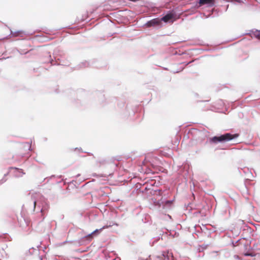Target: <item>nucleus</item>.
Wrapping results in <instances>:
<instances>
[{
    "instance_id": "obj_1",
    "label": "nucleus",
    "mask_w": 260,
    "mask_h": 260,
    "mask_svg": "<svg viewBox=\"0 0 260 260\" xmlns=\"http://www.w3.org/2000/svg\"><path fill=\"white\" fill-rule=\"evenodd\" d=\"M239 136L238 134H231L226 133L219 136H215L211 139V142L214 143L218 142H226L230 140L237 138Z\"/></svg>"
},
{
    "instance_id": "obj_2",
    "label": "nucleus",
    "mask_w": 260,
    "mask_h": 260,
    "mask_svg": "<svg viewBox=\"0 0 260 260\" xmlns=\"http://www.w3.org/2000/svg\"><path fill=\"white\" fill-rule=\"evenodd\" d=\"M174 18V14H173L172 13H170L167 14L165 16H164L161 18V20L165 22H167Z\"/></svg>"
},
{
    "instance_id": "obj_3",
    "label": "nucleus",
    "mask_w": 260,
    "mask_h": 260,
    "mask_svg": "<svg viewBox=\"0 0 260 260\" xmlns=\"http://www.w3.org/2000/svg\"><path fill=\"white\" fill-rule=\"evenodd\" d=\"M157 258L158 260H166L169 259V252L167 251H164L161 254L157 256Z\"/></svg>"
},
{
    "instance_id": "obj_4",
    "label": "nucleus",
    "mask_w": 260,
    "mask_h": 260,
    "mask_svg": "<svg viewBox=\"0 0 260 260\" xmlns=\"http://www.w3.org/2000/svg\"><path fill=\"white\" fill-rule=\"evenodd\" d=\"M215 0H200L199 4L200 6H203L204 5H213L214 4Z\"/></svg>"
},
{
    "instance_id": "obj_5",
    "label": "nucleus",
    "mask_w": 260,
    "mask_h": 260,
    "mask_svg": "<svg viewBox=\"0 0 260 260\" xmlns=\"http://www.w3.org/2000/svg\"><path fill=\"white\" fill-rule=\"evenodd\" d=\"M160 23V20L158 19H154L148 22V25L149 26L155 25H158Z\"/></svg>"
},
{
    "instance_id": "obj_6",
    "label": "nucleus",
    "mask_w": 260,
    "mask_h": 260,
    "mask_svg": "<svg viewBox=\"0 0 260 260\" xmlns=\"http://www.w3.org/2000/svg\"><path fill=\"white\" fill-rule=\"evenodd\" d=\"M253 35L258 39H260V32L259 31H255L253 32Z\"/></svg>"
},
{
    "instance_id": "obj_7",
    "label": "nucleus",
    "mask_w": 260,
    "mask_h": 260,
    "mask_svg": "<svg viewBox=\"0 0 260 260\" xmlns=\"http://www.w3.org/2000/svg\"><path fill=\"white\" fill-rule=\"evenodd\" d=\"M99 230H95V231H94L92 233H91L90 234H89L87 237L88 238H92V235H94V234H97L99 233Z\"/></svg>"
},
{
    "instance_id": "obj_8",
    "label": "nucleus",
    "mask_w": 260,
    "mask_h": 260,
    "mask_svg": "<svg viewBox=\"0 0 260 260\" xmlns=\"http://www.w3.org/2000/svg\"><path fill=\"white\" fill-rule=\"evenodd\" d=\"M34 209H35L36 208V201L34 202Z\"/></svg>"
},
{
    "instance_id": "obj_9",
    "label": "nucleus",
    "mask_w": 260,
    "mask_h": 260,
    "mask_svg": "<svg viewBox=\"0 0 260 260\" xmlns=\"http://www.w3.org/2000/svg\"><path fill=\"white\" fill-rule=\"evenodd\" d=\"M107 228H108V226H104L103 228H102L101 229H100V230H102V229H104Z\"/></svg>"
}]
</instances>
